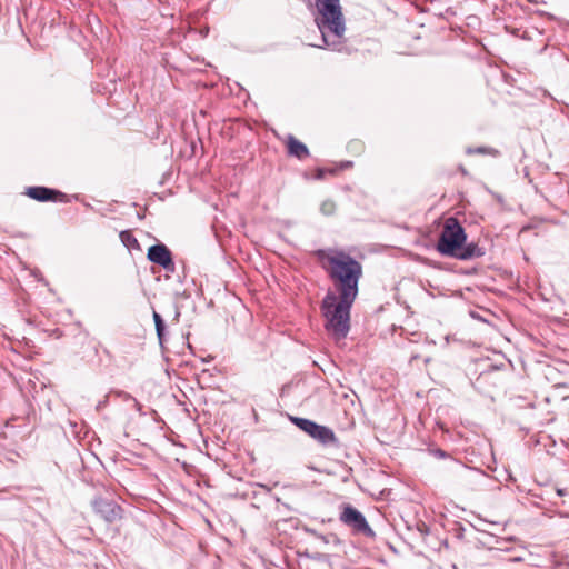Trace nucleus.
<instances>
[{
  "label": "nucleus",
  "mask_w": 569,
  "mask_h": 569,
  "mask_svg": "<svg viewBox=\"0 0 569 569\" xmlns=\"http://www.w3.org/2000/svg\"><path fill=\"white\" fill-rule=\"evenodd\" d=\"M315 256L332 281L339 298L356 299L363 270L361 263L340 249H319Z\"/></svg>",
  "instance_id": "nucleus-1"
},
{
  "label": "nucleus",
  "mask_w": 569,
  "mask_h": 569,
  "mask_svg": "<svg viewBox=\"0 0 569 569\" xmlns=\"http://www.w3.org/2000/svg\"><path fill=\"white\" fill-rule=\"evenodd\" d=\"M309 7L313 6V0H305ZM315 8L317 16L315 21L319 31L323 46L337 49L340 42L330 41L329 37L333 36L337 39L343 37L346 31L345 19L341 11L339 0H315Z\"/></svg>",
  "instance_id": "nucleus-2"
},
{
  "label": "nucleus",
  "mask_w": 569,
  "mask_h": 569,
  "mask_svg": "<svg viewBox=\"0 0 569 569\" xmlns=\"http://www.w3.org/2000/svg\"><path fill=\"white\" fill-rule=\"evenodd\" d=\"M356 299H343L329 292L322 300L321 311L326 318V329L337 339L347 337L350 329V309Z\"/></svg>",
  "instance_id": "nucleus-3"
},
{
  "label": "nucleus",
  "mask_w": 569,
  "mask_h": 569,
  "mask_svg": "<svg viewBox=\"0 0 569 569\" xmlns=\"http://www.w3.org/2000/svg\"><path fill=\"white\" fill-rule=\"evenodd\" d=\"M466 239L465 229L458 219L450 217L443 223L436 249L442 256L455 258L462 244H465Z\"/></svg>",
  "instance_id": "nucleus-4"
},
{
  "label": "nucleus",
  "mask_w": 569,
  "mask_h": 569,
  "mask_svg": "<svg viewBox=\"0 0 569 569\" xmlns=\"http://www.w3.org/2000/svg\"><path fill=\"white\" fill-rule=\"evenodd\" d=\"M295 425L322 445H337L338 439L335 432L325 426H320L309 419L293 418Z\"/></svg>",
  "instance_id": "nucleus-5"
},
{
  "label": "nucleus",
  "mask_w": 569,
  "mask_h": 569,
  "mask_svg": "<svg viewBox=\"0 0 569 569\" xmlns=\"http://www.w3.org/2000/svg\"><path fill=\"white\" fill-rule=\"evenodd\" d=\"M340 521L366 537H375V531L368 525L365 516L350 505L343 506Z\"/></svg>",
  "instance_id": "nucleus-6"
},
{
  "label": "nucleus",
  "mask_w": 569,
  "mask_h": 569,
  "mask_svg": "<svg viewBox=\"0 0 569 569\" xmlns=\"http://www.w3.org/2000/svg\"><path fill=\"white\" fill-rule=\"evenodd\" d=\"M92 507L107 522H114L122 518V508L113 500L97 498L92 501Z\"/></svg>",
  "instance_id": "nucleus-7"
},
{
  "label": "nucleus",
  "mask_w": 569,
  "mask_h": 569,
  "mask_svg": "<svg viewBox=\"0 0 569 569\" xmlns=\"http://www.w3.org/2000/svg\"><path fill=\"white\" fill-rule=\"evenodd\" d=\"M147 258L167 271H174V262L172 260L171 251L163 243L151 246L148 249Z\"/></svg>",
  "instance_id": "nucleus-8"
},
{
  "label": "nucleus",
  "mask_w": 569,
  "mask_h": 569,
  "mask_svg": "<svg viewBox=\"0 0 569 569\" xmlns=\"http://www.w3.org/2000/svg\"><path fill=\"white\" fill-rule=\"evenodd\" d=\"M26 193L34 200L49 201L54 200L59 192L46 187H29Z\"/></svg>",
  "instance_id": "nucleus-9"
},
{
  "label": "nucleus",
  "mask_w": 569,
  "mask_h": 569,
  "mask_svg": "<svg viewBox=\"0 0 569 569\" xmlns=\"http://www.w3.org/2000/svg\"><path fill=\"white\" fill-rule=\"evenodd\" d=\"M485 251L477 243L471 242L468 244H462L461 249L457 252L455 258L460 260H469L472 258L482 257Z\"/></svg>",
  "instance_id": "nucleus-10"
},
{
  "label": "nucleus",
  "mask_w": 569,
  "mask_h": 569,
  "mask_svg": "<svg viewBox=\"0 0 569 569\" xmlns=\"http://www.w3.org/2000/svg\"><path fill=\"white\" fill-rule=\"evenodd\" d=\"M288 152H289V154L295 156L300 160L305 159L309 156V150H308L307 146L293 137H289Z\"/></svg>",
  "instance_id": "nucleus-11"
},
{
  "label": "nucleus",
  "mask_w": 569,
  "mask_h": 569,
  "mask_svg": "<svg viewBox=\"0 0 569 569\" xmlns=\"http://www.w3.org/2000/svg\"><path fill=\"white\" fill-rule=\"evenodd\" d=\"M153 320H154V325H156L157 337L159 339V342L162 345L163 339H164V331H166L164 321L161 318V316L156 311H153Z\"/></svg>",
  "instance_id": "nucleus-12"
},
{
  "label": "nucleus",
  "mask_w": 569,
  "mask_h": 569,
  "mask_svg": "<svg viewBox=\"0 0 569 569\" xmlns=\"http://www.w3.org/2000/svg\"><path fill=\"white\" fill-rule=\"evenodd\" d=\"M120 239L122 243L128 248H138L139 242L136 237L128 230L120 232Z\"/></svg>",
  "instance_id": "nucleus-13"
},
{
  "label": "nucleus",
  "mask_w": 569,
  "mask_h": 569,
  "mask_svg": "<svg viewBox=\"0 0 569 569\" xmlns=\"http://www.w3.org/2000/svg\"><path fill=\"white\" fill-rule=\"evenodd\" d=\"M320 211L325 216H332L336 211V203L330 199L325 200L320 206Z\"/></svg>",
  "instance_id": "nucleus-14"
},
{
  "label": "nucleus",
  "mask_w": 569,
  "mask_h": 569,
  "mask_svg": "<svg viewBox=\"0 0 569 569\" xmlns=\"http://www.w3.org/2000/svg\"><path fill=\"white\" fill-rule=\"evenodd\" d=\"M475 152L482 153V154H492V156H496L498 153L495 149L487 148V147H480V148L476 149Z\"/></svg>",
  "instance_id": "nucleus-15"
},
{
  "label": "nucleus",
  "mask_w": 569,
  "mask_h": 569,
  "mask_svg": "<svg viewBox=\"0 0 569 569\" xmlns=\"http://www.w3.org/2000/svg\"><path fill=\"white\" fill-rule=\"evenodd\" d=\"M121 395H123L124 399H130V400H132L133 406H134V408H136L138 411H140V410H141V405H140V403H139L134 398H132L130 395L124 393V392H121Z\"/></svg>",
  "instance_id": "nucleus-16"
},
{
  "label": "nucleus",
  "mask_w": 569,
  "mask_h": 569,
  "mask_svg": "<svg viewBox=\"0 0 569 569\" xmlns=\"http://www.w3.org/2000/svg\"><path fill=\"white\" fill-rule=\"evenodd\" d=\"M317 177H318L319 179H321V178L323 177V171H322V170H318V174H317Z\"/></svg>",
  "instance_id": "nucleus-17"
},
{
  "label": "nucleus",
  "mask_w": 569,
  "mask_h": 569,
  "mask_svg": "<svg viewBox=\"0 0 569 569\" xmlns=\"http://www.w3.org/2000/svg\"><path fill=\"white\" fill-rule=\"evenodd\" d=\"M557 493H558L559 496H562V495H563V490H562V489H558V490H557Z\"/></svg>",
  "instance_id": "nucleus-18"
},
{
  "label": "nucleus",
  "mask_w": 569,
  "mask_h": 569,
  "mask_svg": "<svg viewBox=\"0 0 569 569\" xmlns=\"http://www.w3.org/2000/svg\"><path fill=\"white\" fill-rule=\"evenodd\" d=\"M315 47H317V48H323V46H322V44H316Z\"/></svg>",
  "instance_id": "nucleus-19"
}]
</instances>
